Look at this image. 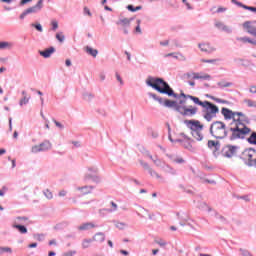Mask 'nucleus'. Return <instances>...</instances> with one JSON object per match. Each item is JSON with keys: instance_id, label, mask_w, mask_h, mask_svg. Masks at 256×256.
I'll return each mask as SVG.
<instances>
[{"instance_id": "obj_16", "label": "nucleus", "mask_w": 256, "mask_h": 256, "mask_svg": "<svg viewBox=\"0 0 256 256\" xmlns=\"http://www.w3.org/2000/svg\"><path fill=\"white\" fill-rule=\"evenodd\" d=\"M45 0H39L36 5L26 9V13L31 15V13H39L43 9V2Z\"/></svg>"}, {"instance_id": "obj_11", "label": "nucleus", "mask_w": 256, "mask_h": 256, "mask_svg": "<svg viewBox=\"0 0 256 256\" xmlns=\"http://www.w3.org/2000/svg\"><path fill=\"white\" fill-rule=\"evenodd\" d=\"M255 156H256V150L254 148H248L244 150L243 157L246 161H248L246 163L248 167H251V161H255V158H254Z\"/></svg>"}, {"instance_id": "obj_19", "label": "nucleus", "mask_w": 256, "mask_h": 256, "mask_svg": "<svg viewBox=\"0 0 256 256\" xmlns=\"http://www.w3.org/2000/svg\"><path fill=\"white\" fill-rule=\"evenodd\" d=\"M97 225L93 222H85L82 223L80 226L77 227L78 231H90V229H95Z\"/></svg>"}, {"instance_id": "obj_56", "label": "nucleus", "mask_w": 256, "mask_h": 256, "mask_svg": "<svg viewBox=\"0 0 256 256\" xmlns=\"http://www.w3.org/2000/svg\"><path fill=\"white\" fill-rule=\"evenodd\" d=\"M44 195L48 199H53V193L51 191H49V190L44 191Z\"/></svg>"}, {"instance_id": "obj_2", "label": "nucleus", "mask_w": 256, "mask_h": 256, "mask_svg": "<svg viewBox=\"0 0 256 256\" xmlns=\"http://www.w3.org/2000/svg\"><path fill=\"white\" fill-rule=\"evenodd\" d=\"M146 85L155 91H158V93H162V95H168V97H174V99H179V97L189 99V97H191V95H187L183 92L179 96V94L175 93L173 88H171L169 83L165 82L163 78L148 76L146 79Z\"/></svg>"}, {"instance_id": "obj_59", "label": "nucleus", "mask_w": 256, "mask_h": 256, "mask_svg": "<svg viewBox=\"0 0 256 256\" xmlns=\"http://www.w3.org/2000/svg\"><path fill=\"white\" fill-rule=\"evenodd\" d=\"M53 123H55L56 127H59V129H64L65 126H63V124H61V122L53 119Z\"/></svg>"}, {"instance_id": "obj_50", "label": "nucleus", "mask_w": 256, "mask_h": 256, "mask_svg": "<svg viewBox=\"0 0 256 256\" xmlns=\"http://www.w3.org/2000/svg\"><path fill=\"white\" fill-rule=\"evenodd\" d=\"M200 61L201 63H211V64L217 63V59H201Z\"/></svg>"}, {"instance_id": "obj_49", "label": "nucleus", "mask_w": 256, "mask_h": 256, "mask_svg": "<svg viewBox=\"0 0 256 256\" xmlns=\"http://www.w3.org/2000/svg\"><path fill=\"white\" fill-rule=\"evenodd\" d=\"M51 25H52V31H57V29H59V22H57V20L52 21Z\"/></svg>"}, {"instance_id": "obj_42", "label": "nucleus", "mask_w": 256, "mask_h": 256, "mask_svg": "<svg viewBox=\"0 0 256 256\" xmlns=\"http://www.w3.org/2000/svg\"><path fill=\"white\" fill-rule=\"evenodd\" d=\"M139 163H140L141 167H143V169H145L148 172L152 169L151 166H149V163H147L143 160H139Z\"/></svg>"}, {"instance_id": "obj_51", "label": "nucleus", "mask_w": 256, "mask_h": 256, "mask_svg": "<svg viewBox=\"0 0 256 256\" xmlns=\"http://www.w3.org/2000/svg\"><path fill=\"white\" fill-rule=\"evenodd\" d=\"M178 53L179 52L168 53V54H165L164 57H173L174 59H179Z\"/></svg>"}, {"instance_id": "obj_8", "label": "nucleus", "mask_w": 256, "mask_h": 256, "mask_svg": "<svg viewBox=\"0 0 256 256\" xmlns=\"http://www.w3.org/2000/svg\"><path fill=\"white\" fill-rule=\"evenodd\" d=\"M237 151H239V146L226 145L222 149V155L231 159V157H235V155H237Z\"/></svg>"}, {"instance_id": "obj_21", "label": "nucleus", "mask_w": 256, "mask_h": 256, "mask_svg": "<svg viewBox=\"0 0 256 256\" xmlns=\"http://www.w3.org/2000/svg\"><path fill=\"white\" fill-rule=\"evenodd\" d=\"M52 53H55V47H50L43 51H39V55H41V57H44V59H49Z\"/></svg>"}, {"instance_id": "obj_10", "label": "nucleus", "mask_w": 256, "mask_h": 256, "mask_svg": "<svg viewBox=\"0 0 256 256\" xmlns=\"http://www.w3.org/2000/svg\"><path fill=\"white\" fill-rule=\"evenodd\" d=\"M198 49H200L202 53H207L208 55L217 51V48H215V46H211V43L209 42L198 43Z\"/></svg>"}, {"instance_id": "obj_18", "label": "nucleus", "mask_w": 256, "mask_h": 256, "mask_svg": "<svg viewBox=\"0 0 256 256\" xmlns=\"http://www.w3.org/2000/svg\"><path fill=\"white\" fill-rule=\"evenodd\" d=\"M110 207L111 208H104V209H100L99 213L100 215H103V213H115V211H117L119 209V206L117 205V203L111 201L110 202Z\"/></svg>"}, {"instance_id": "obj_20", "label": "nucleus", "mask_w": 256, "mask_h": 256, "mask_svg": "<svg viewBox=\"0 0 256 256\" xmlns=\"http://www.w3.org/2000/svg\"><path fill=\"white\" fill-rule=\"evenodd\" d=\"M196 80H201V81H211L212 77L211 75L205 73V72H196V76H194Z\"/></svg>"}, {"instance_id": "obj_44", "label": "nucleus", "mask_w": 256, "mask_h": 256, "mask_svg": "<svg viewBox=\"0 0 256 256\" xmlns=\"http://www.w3.org/2000/svg\"><path fill=\"white\" fill-rule=\"evenodd\" d=\"M211 100L215 101L216 103H222V105H227V103H229V101L217 97H211Z\"/></svg>"}, {"instance_id": "obj_35", "label": "nucleus", "mask_w": 256, "mask_h": 256, "mask_svg": "<svg viewBox=\"0 0 256 256\" xmlns=\"http://www.w3.org/2000/svg\"><path fill=\"white\" fill-rule=\"evenodd\" d=\"M115 227L120 229V231H123L124 229H127L128 225L125 222H115Z\"/></svg>"}, {"instance_id": "obj_53", "label": "nucleus", "mask_w": 256, "mask_h": 256, "mask_svg": "<svg viewBox=\"0 0 256 256\" xmlns=\"http://www.w3.org/2000/svg\"><path fill=\"white\" fill-rule=\"evenodd\" d=\"M115 77L117 81L120 83V85H124L123 78H121V75L119 74V72L115 73Z\"/></svg>"}, {"instance_id": "obj_64", "label": "nucleus", "mask_w": 256, "mask_h": 256, "mask_svg": "<svg viewBox=\"0 0 256 256\" xmlns=\"http://www.w3.org/2000/svg\"><path fill=\"white\" fill-rule=\"evenodd\" d=\"M93 96L91 93L84 94V99H91Z\"/></svg>"}, {"instance_id": "obj_36", "label": "nucleus", "mask_w": 256, "mask_h": 256, "mask_svg": "<svg viewBox=\"0 0 256 256\" xmlns=\"http://www.w3.org/2000/svg\"><path fill=\"white\" fill-rule=\"evenodd\" d=\"M248 143L250 145H256V132H252L249 138H247Z\"/></svg>"}, {"instance_id": "obj_13", "label": "nucleus", "mask_w": 256, "mask_h": 256, "mask_svg": "<svg viewBox=\"0 0 256 256\" xmlns=\"http://www.w3.org/2000/svg\"><path fill=\"white\" fill-rule=\"evenodd\" d=\"M214 27H216V29H218V31L227 33V35H231V33H233V28L231 26H227L225 23H223L221 21H216L214 23Z\"/></svg>"}, {"instance_id": "obj_62", "label": "nucleus", "mask_w": 256, "mask_h": 256, "mask_svg": "<svg viewBox=\"0 0 256 256\" xmlns=\"http://www.w3.org/2000/svg\"><path fill=\"white\" fill-rule=\"evenodd\" d=\"M106 78H107V76L105 75L104 72H102V73L99 74V79H100V81H105Z\"/></svg>"}, {"instance_id": "obj_7", "label": "nucleus", "mask_w": 256, "mask_h": 256, "mask_svg": "<svg viewBox=\"0 0 256 256\" xmlns=\"http://www.w3.org/2000/svg\"><path fill=\"white\" fill-rule=\"evenodd\" d=\"M51 147H52L51 142L49 140H44L42 143L32 146L31 153H34V154L43 153L45 151H49Z\"/></svg>"}, {"instance_id": "obj_34", "label": "nucleus", "mask_w": 256, "mask_h": 256, "mask_svg": "<svg viewBox=\"0 0 256 256\" xmlns=\"http://www.w3.org/2000/svg\"><path fill=\"white\" fill-rule=\"evenodd\" d=\"M93 243V239L89 238V239H84L82 241V248L83 249H89V247H91V244Z\"/></svg>"}, {"instance_id": "obj_57", "label": "nucleus", "mask_w": 256, "mask_h": 256, "mask_svg": "<svg viewBox=\"0 0 256 256\" xmlns=\"http://www.w3.org/2000/svg\"><path fill=\"white\" fill-rule=\"evenodd\" d=\"M178 61H187V57H185V55L181 54L178 52Z\"/></svg>"}, {"instance_id": "obj_17", "label": "nucleus", "mask_w": 256, "mask_h": 256, "mask_svg": "<svg viewBox=\"0 0 256 256\" xmlns=\"http://www.w3.org/2000/svg\"><path fill=\"white\" fill-rule=\"evenodd\" d=\"M93 189H95V186L91 185L76 187V191H79L80 195H90V193H93Z\"/></svg>"}, {"instance_id": "obj_29", "label": "nucleus", "mask_w": 256, "mask_h": 256, "mask_svg": "<svg viewBox=\"0 0 256 256\" xmlns=\"http://www.w3.org/2000/svg\"><path fill=\"white\" fill-rule=\"evenodd\" d=\"M5 49H13V43L7 41L0 42V51H4Z\"/></svg>"}, {"instance_id": "obj_41", "label": "nucleus", "mask_w": 256, "mask_h": 256, "mask_svg": "<svg viewBox=\"0 0 256 256\" xmlns=\"http://www.w3.org/2000/svg\"><path fill=\"white\" fill-rule=\"evenodd\" d=\"M172 161H173V163H178L179 165L185 163V160L179 156L172 157Z\"/></svg>"}, {"instance_id": "obj_28", "label": "nucleus", "mask_w": 256, "mask_h": 256, "mask_svg": "<svg viewBox=\"0 0 256 256\" xmlns=\"http://www.w3.org/2000/svg\"><path fill=\"white\" fill-rule=\"evenodd\" d=\"M175 142L182 143L183 147H185V149H188V151H195V148H193V145H191V142H189V141L184 142L181 139H177V140H175Z\"/></svg>"}, {"instance_id": "obj_14", "label": "nucleus", "mask_w": 256, "mask_h": 256, "mask_svg": "<svg viewBox=\"0 0 256 256\" xmlns=\"http://www.w3.org/2000/svg\"><path fill=\"white\" fill-rule=\"evenodd\" d=\"M243 28L246 29L247 33L250 35H253V37H256V21H246L243 23Z\"/></svg>"}, {"instance_id": "obj_12", "label": "nucleus", "mask_w": 256, "mask_h": 256, "mask_svg": "<svg viewBox=\"0 0 256 256\" xmlns=\"http://www.w3.org/2000/svg\"><path fill=\"white\" fill-rule=\"evenodd\" d=\"M221 113L224 117V119L226 121H229L232 119V123H231V127H233L234 123H235V116H236V113L235 111H232L231 109L229 108H222L221 109Z\"/></svg>"}, {"instance_id": "obj_61", "label": "nucleus", "mask_w": 256, "mask_h": 256, "mask_svg": "<svg viewBox=\"0 0 256 256\" xmlns=\"http://www.w3.org/2000/svg\"><path fill=\"white\" fill-rule=\"evenodd\" d=\"M199 207L200 209H207V211H211V208H209L206 203H202Z\"/></svg>"}, {"instance_id": "obj_22", "label": "nucleus", "mask_w": 256, "mask_h": 256, "mask_svg": "<svg viewBox=\"0 0 256 256\" xmlns=\"http://www.w3.org/2000/svg\"><path fill=\"white\" fill-rule=\"evenodd\" d=\"M164 107H168L169 109H175L177 111V107H181L175 100H164Z\"/></svg>"}, {"instance_id": "obj_15", "label": "nucleus", "mask_w": 256, "mask_h": 256, "mask_svg": "<svg viewBox=\"0 0 256 256\" xmlns=\"http://www.w3.org/2000/svg\"><path fill=\"white\" fill-rule=\"evenodd\" d=\"M143 154L148 157L149 159H151V161H153L154 165H156L157 167H160L163 169L164 167V163L163 161H161V159H159L157 156L156 157H153V155H151V153H149L148 150H144L143 151Z\"/></svg>"}, {"instance_id": "obj_25", "label": "nucleus", "mask_w": 256, "mask_h": 256, "mask_svg": "<svg viewBox=\"0 0 256 256\" xmlns=\"http://www.w3.org/2000/svg\"><path fill=\"white\" fill-rule=\"evenodd\" d=\"M92 241H96L97 243H103L105 241V233L103 232H97L93 238Z\"/></svg>"}, {"instance_id": "obj_1", "label": "nucleus", "mask_w": 256, "mask_h": 256, "mask_svg": "<svg viewBox=\"0 0 256 256\" xmlns=\"http://www.w3.org/2000/svg\"><path fill=\"white\" fill-rule=\"evenodd\" d=\"M251 123L249 117L243 112H236L234 118V124L230 127L231 135L230 141H237V139H245L249 133H251V128L247 127Z\"/></svg>"}, {"instance_id": "obj_3", "label": "nucleus", "mask_w": 256, "mask_h": 256, "mask_svg": "<svg viewBox=\"0 0 256 256\" xmlns=\"http://www.w3.org/2000/svg\"><path fill=\"white\" fill-rule=\"evenodd\" d=\"M209 133L214 139H226L227 135H229L227 124L223 121L216 120L211 123Z\"/></svg>"}, {"instance_id": "obj_52", "label": "nucleus", "mask_w": 256, "mask_h": 256, "mask_svg": "<svg viewBox=\"0 0 256 256\" xmlns=\"http://www.w3.org/2000/svg\"><path fill=\"white\" fill-rule=\"evenodd\" d=\"M22 221H27V217H21V216L16 217L14 223L19 225V223H21Z\"/></svg>"}, {"instance_id": "obj_23", "label": "nucleus", "mask_w": 256, "mask_h": 256, "mask_svg": "<svg viewBox=\"0 0 256 256\" xmlns=\"http://www.w3.org/2000/svg\"><path fill=\"white\" fill-rule=\"evenodd\" d=\"M208 148L213 149V151H219V149H221V143H219V141L209 140Z\"/></svg>"}, {"instance_id": "obj_46", "label": "nucleus", "mask_w": 256, "mask_h": 256, "mask_svg": "<svg viewBox=\"0 0 256 256\" xmlns=\"http://www.w3.org/2000/svg\"><path fill=\"white\" fill-rule=\"evenodd\" d=\"M31 27H34L36 29V31H39V33H43V26L41 24L32 23Z\"/></svg>"}, {"instance_id": "obj_24", "label": "nucleus", "mask_w": 256, "mask_h": 256, "mask_svg": "<svg viewBox=\"0 0 256 256\" xmlns=\"http://www.w3.org/2000/svg\"><path fill=\"white\" fill-rule=\"evenodd\" d=\"M133 18H122L117 22V25H121V27H130Z\"/></svg>"}, {"instance_id": "obj_37", "label": "nucleus", "mask_w": 256, "mask_h": 256, "mask_svg": "<svg viewBox=\"0 0 256 256\" xmlns=\"http://www.w3.org/2000/svg\"><path fill=\"white\" fill-rule=\"evenodd\" d=\"M148 173L150 176L155 177L156 179L163 180V176L157 173V171L153 170V168Z\"/></svg>"}, {"instance_id": "obj_4", "label": "nucleus", "mask_w": 256, "mask_h": 256, "mask_svg": "<svg viewBox=\"0 0 256 256\" xmlns=\"http://www.w3.org/2000/svg\"><path fill=\"white\" fill-rule=\"evenodd\" d=\"M185 125L190 129L192 137L196 141H203V124L199 120H185Z\"/></svg>"}, {"instance_id": "obj_6", "label": "nucleus", "mask_w": 256, "mask_h": 256, "mask_svg": "<svg viewBox=\"0 0 256 256\" xmlns=\"http://www.w3.org/2000/svg\"><path fill=\"white\" fill-rule=\"evenodd\" d=\"M198 108L194 106H178L177 107V113H180V115H183V117H193L194 115H197Z\"/></svg>"}, {"instance_id": "obj_5", "label": "nucleus", "mask_w": 256, "mask_h": 256, "mask_svg": "<svg viewBox=\"0 0 256 256\" xmlns=\"http://www.w3.org/2000/svg\"><path fill=\"white\" fill-rule=\"evenodd\" d=\"M203 118L209 122L213 121L215 117H217V113H219V107L207 100H205V104L202 107Z\"/></svg>"}, {"instance_id": "obj_43", "label": "nucleus", "mask_w": 256, "mask_h": 256, "mask_svg": "<svg viewBox=\"0 0 256 256\" xmlns=\"http://www.w3.org/2000/svg\"><path fill=\"white\" fill-rule=\"evenodd\" d=\"M196 75H197V72H187L186 74H184V77H186V79L196 80L197 79L195 78Z\"/></svg>"}, {"instance_id": "obj_27", "label": "nucleus", "mask_w": 256, "mask_h": 256, "mask_svg": "<svg viewBox=\"0 0 256 256\" xmlns=\"http://www.w3.org/2000/svg\"><path fill=\"white\" fill-rule=\"evenodd\" d=\"M162 171H164V173H169L170 175H177V170L169 166V164H164Z\"/></svg>"}, {"instance_id": "obj_31", "label": "nucleus", "mask_w": 256, "mask_h": 256, "mask_svg": "<svg viewBox=\"0 0 256 256\" xmlns=\"http://www.w3.org/2000/svg\"><path fill=\"white\" fill-rule=\"evenodd\" d=\"M85 51L86 53H88V55H91L92 57H97V55H99V51L97 49H93L89 46H86Z\"/></svg>"}, {"instance_id": "obj_26", "label": "nucleus", "mask_w": 256, "mask_h": 256, "mask_svg": "<svg viewBox=\"0 0 256 256\" xmlns=\"http://www.w3.org/2000/svg\"><path fill=\"white\" fill-rule=\"evenodd\" d=\"M12 227L13 229H17L19 233H21L22 235L27 234V227H25L24 225L17 224V222H14Z\"/></svg>"}, {"instance_id": "obj_9", "label": "nucleus", "mask_w": 256, "mask_h": 256, "mask_svg": "<svg viewBox=\"0 0 256 256\" xmlns=\"http://www.w3.org/2000/svg\"><path fill=\"white\" fill-rule=\"evenodd\" d=\"M89 173L85 175L86 180L93 181V183H99V176H97V173H99V168L95 166L88 167Z\"/></svg>"}, {"instance_id": "obj_60", "label": "nucleus", "mask_w": 256, "mask_h": 256, "mask_svg": "<svg viewBox=\"0 0 256 256\" xmlns=\"http://www.w3.org/2000/svg\"><path fill=\"white\" fill-rule=\"evenodd\" d=\"M156 243L160 247H165V245H167V242H165L164 240H158V241H156Z\"/></svg>"}, {"instance_id": "obj_54", "label": "nucleus", "mask_w": 256, "mask_h": 256, "mask_svg": "<svg viewBox=\"0 0 256 256\" xmlns=\"http://www.w3.org/2000/svg\"><path fill=\"white\" fill-rule=\"evenodd\" d=\"M243 9H246L247 11H252L253 13H256V7H253V6L244 5Z\"/></svg>"}, {"instance_id": "obj_45", "label": "nucleus", "mask_w": 256, "mask_h": 256, "mask_svg": "<svg viewBox=\"0 0 256 256\" xmlns=\"http://www.w3.org/2000/svg\"><path fill=\"white\" fill-rule=\"evenodd\" d=\"M136 23H137V26L135 28V32L138 33L139 35H141V33H143V31L141 30V20L138 19L136 21Z\"/></svg>"}, {"instance_id": "obj_39", "label": "nucleus", "mask_w": 256, "mask_h": 256, "mask_svg": "<svg viewBox=\"0 0 256 256\" xmlns=\"http://www.w3.org/2000/svg\"><path fill=\"white\" fill-rule=\"evenodd\" d=\"M177 215H178V219L180 221H184V223H187V221H189V216L187 214H185V213H182V214L178 213Z\"/></svg>"}, {"instance_id": "obj_32", "label": "nucleus", "mask_w": 256, "mask_h": 256, "mask_svg": "<svg viewBox=\"0 0 256 256\" xmlns=\"http://www.w3.org/2000/svg\"><path fill=\"white\" fill-rule=\"evenodd\" d=\"M31 101V96H22V98L19 101L20 107H23V105H27Z\"/></svg>"}, {"instance_id": "obj_47", "label": "nucleus", "mask_w": 256, "mask_h": 256, "mask_svg": "<svg viewBox=\"0 0 256 256\" xmlns=\"http://www.w3.org/2000/svg\"><path fill=\"white\" fill-rule=\"evenodd\" d=\"M36 241H45V234H34Z\"/></svg>"}, {"instance_id": "obj_48", "label": "nucleus", "mask_w": 256, "mask_h": 256, "mask_svg": "<svg viewBox=\"0 0 256 256\" xmlns=\"http://www.w3.org/2000/svg\"><path fill=\"white\" fill-rule=\"evenodd\" d=\"M0 253H13L10 247H0Z\"/></svg>"}, {"instance_id": "obj_30", "label": "nucleus", "mask_w": 256, "mask_h": 256, "mask_svg": "<svg viewBox=\"0 0 256 256\" xmlns=\"http://www.w3.org/2000/svg\"><path fill=\"white\" fill-rule=\"evenodd\" d=\"M189 97V99L191 100V101H193V103L195 104V105H199L200 107H205V101H200V99L198 98V97H195V96H188Z\"/></svg>"}, {"instance_id": "obj_40", "label": "nucleus", "mask_w": 256, "mask_h": 256, "mask_svg": "<svg viewBox=\"0 0 256 256\" xmlns=\"http://www.w3.org/2000/svg\"><path fill=\"white\" fill-rule=\"evenodd\" d=\"M56 39H57V41H59V43H64L65 35L63 34V32L56 33Z\"/></svg>"}, {"instance_id": "obj_58", "label": "nucleus", "mask_w": 256, "mask_h": 256, "mask_svg": "<svg viewBox=\"0 0 256 256\" xmlns=\"http://www.w3.org/2000/svg\"><path fill=\"white\" fill-rule=\"evenodd\" d=\"M231 3H233L234 5H238V7H242V9H243V7H245V4H243L237 0H231Z\"/></svg>"}, {"instance_id": "obj_33", "label": "nucleus", "mask_w": 256, "mask_h": 256, "mask_svg": "<svg viewBox=\"0 0 256 256\" xmlns=\"http://www.w3.org/2000/svg\"><path fill=\"white\" fill-rule=\"evenodd\" d=\"M217 85L220 87V89H225L226 87H233V82L220 81L217 83Z\"/></svg>"}, {"instance_id": "obj_38", "label": "nucleus", "mask_w": 256, "mask_h": 256, "mask_svg": "<svg viewBox=\"0 0 256 256\" xmlns=\"http://www.w3.org/2000/svg\"><path fill=\"white\" fill-rule=\"evenodd\" d=\"M244 103L247 105V107H253L256 109V101L251 99H245Z\"/></svg>"}, {"instance_id": "obj_55", "label": "nucleus", "mask_w": 256, "mask_h": 256, "mask_svg": "<svg viewBox=\"0 0 256 256\" xmlns=\"http://www.w3.org/2000/svg\"><path fill=\"white\" fill-rule=\"evenodd\" d=\"M249 37H238L237 41H240L241 43H249Z\"/></svg>"}, {"instance_id": "obj_63", "label": "nucleus", "mask_w": 256, "mask_h": 256, "mask_svg": "<svg viewBox=\"0 0 256 256\" xmlns=\"http://www.w3.org/2000/svg\"><path fill=\"white\" fill-rule=\"evenodd\" d=\"M249 91H250L251 93L255 94V93H256V86H255V85L251 86L250 89H249Z\"/></svg>"}]
</instances>
